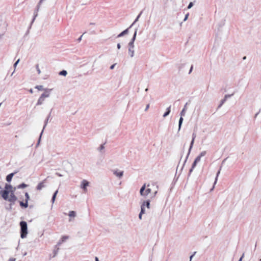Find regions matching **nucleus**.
<instances>
[{
	"instance_id": "4468645a",
	"label": "nucleus",
	"mask_w": 261,
	"mask_h": 261,
	"mask_svg": "<svg viewBox=\"0 0 261 261\" xmlns=\"http://www.w3.org/2000/svg\"><path fill=\"white\" fill-rule=\"evenodd\" d=\"M129 28L125 29V30H124L123 31H122L121 33H120L118 36H117V37H121L122 36H123L124 35L127 34L128 33V30H129Z\"/></svg>"
},
{
	"instance_id": "79ce46f5",
	"label": "nucleus",
	"mask_w": 261,
	"mask_h": 261,
	"mask_svg": "<svg viewBox=\"0 0 261 261\" xmlns=\"http://www.w3.org/2000/svg\"><path fill=\"white\" fill-rule=\"evenodd\" d=\"M19 61H20V59H18V60H17V61H16V62L14 64L13 66H14V68H15V69L16 68V66H17V64L19 63Z\"/></svg>"
},
{
	"instance_id": "5fc2aeb1",
	"label": "nucleus",
	"mask_w": 261,
	"mask_h": 261,
	"mask_svg": "<svg viewBox=\"0 0 261 261\" xmlns=\"http://www.w3.org/2000/svg\"><path fill=\"white\" fill-rule=\"evenodd\" d=\"M143 214H141V213H140L139 214V219L141 220L142 219V216Z\"/></svg>"
},
{
	"instance_id": "2f4dec72",
	"label": "nucleus",
	"mask_w": 261,
	"mask_h": 261,
	"mask_svg": "<svg viewBox=\"0 0 261 261\" xmlns=\"http://www.w3.org/2000/svg\"><path fill=\"white\" fill-rule=\"evenodd\" d=\"M221 167H220L219 170L218 171V172L217 173V175H216V177L215 178V182H214V185L216 184L217 181V179H218V177L219 175V174L220 173V170H221Z\"/></svg>"
},
{
	"instance_id": "c03bdc74",
	"label": "nucleus",
	"mask_w": 261,
	"mask_h": 261,
	"mask_svg": "<svg viewBox=\"0 0 261 261\" xmlns=\"http://www.w3.org/2000/svg\"><path fill=\"white\" fill-rule=\"evenodd\" d=\"M14 203H11L10 204H9V207H6V208L7 210H11L12 209V205Z\"/></svg>"
},
{
	"instance_id": "1a4fd4ad",
	"label": "nucleus",
	"mask_w": 261,
	"mask_h": 261,
	"mask_svg": "<svg viewBox=\"0 0 261 261\" xmlns=\"http://www.w3.org/2000/svg\"><path fill=\"white\" fill-rule=\"evenodd\" d=\"M17 198L15 195L14 193V191H12L11 192L10 197L8 199V201H10L11 203H14L17 200Z\"/></svg>"
},
{
	"instance_id": "7c9ffc66",
	"label": "nucleus",
	"mask_w": 261,
	"mask_h": 261,
	"mask_svg": "<svg viewBox=\"0 0 261 261\" xmlns=\"http://www.w3.org/2000/svg\"><path fill=\"white\" fill-rule=\"evenodd\" d=\"M225 101L226 100L224 98L222 99L220 101V103L218 107V109L222 107V106L225 102Z\"/></svg>"
},
{
	"instance_id": "72a5a7b5",
	"label": "nucleus",
	"mask_w": 261,
	"mask_h": 261,
	"mask_svg": "<svg viewBox=\"0 0 261 261\" xmlns=\"http://www.w3.org/2000/svg\"><path fill=\"white\" fill-rule=\"evenodd\" d=\"M35 88L39 91L43 90V87L42 85H37L35 86Z\"/></svg>"
},
{
	"instance_id": "bf43d9fd",
	"label": "nucleus",
	"mask_w": 261,
	"mask_h": 261,
	"mask_svg": "<svg viewBox=\"0 0 261 261\" xmlns=\"http://www.w3.org/2000/svg\"><path fill=\"white\" fill-rule=\"evenodd\" d=\"M157 193V191L154 192L153 196H155L156 194Z\"/></svg>"
},
{
	"instance_id": "6e6d98bb",
	"label": "nucleus",
	"mask_w": 261,
	"mask_h": 261,
	"mask_svg": "<svg viewBox=\"0 0 261 261\" xmlns=\"http://www.w3.org/2000/svg\"><path fill=\"white\" fill-rule=\"evenodd\" d=\"M83 37V35L80 37V38L78 39L79 41H81L82 40V38Z\"/></svg>"
},
{
	"instance_id": "58836bf2",
	"label": "nucleus",
	"mask_w": 261,
	"mask_h": 261,
	"mask_svg": "<svg viewBox=\"0 0 261 261\" xmlns=\"http://www.w3.org/2000/svg\"><path fill=\"white\" fill-rule=\"evenodd\" d=\"M36 68L37 69V72L39 74H40L41 73V71L39 68V65L38 64H37L36 66Z\"/></svg>"
},
{
	"instance_id": "a18cd8bd",
	"label": "nucleus",
	"mask_w": 261,
	"mask_h": 261,
	"mask_svg": "<svg viewBox=\"0 0 261 261\" xmlns=\"http://www.w3.org/2000/svg\"><path fill=\"white\" fill-rule=\"evenodd\" d=\"M116 63H115V64H113L112 65H111V66H110V69H111V70L113 69L114 68L115 66H116Z\"/></svg>"
},
{
	"instance_id": "de8ad7c7",
	"label": "nucleus",
	"mask_w": 261,
	"mask_h": 261,
	"mask_svg": "<svg viewBox=\"0 0 261 261\" xmlns=\"http://www.w3.org/2000/svg\"><path fill=\"white\" fill-rule=\"evenodd\" d=\"M149 108V104H147L145 109V111H147L148 110Z\"/></svg>"
},
{
	"instance_id": "e433bc0d",
	"label": "nucleus",
	"mask_w": 261,
	"mask_h": 261,
	"mask_svg": "<svg viewBox=\"0 0 261 261\" xmlns=\"http://www.w3.org/2000/svg\"><path fill=\"white\" fill-rule=\"evenodd\" d=\"M206 153V151H202V152H200V153L199 154V156H200L201 158L202 157V156H204Z\"/></svg>"
},
{
	"instance_id": "09e8293b",
	"label": "nucleus",
	"mask_w": 261,
	"mask_h": 261,
	"mask_svg": "<svg viewBox=\"0 0 261 261\" xmlns=\"http://www.w3.org/2000/svg\"><path fill=\"white\" fill-rule=\"evenodd\" d=\"M56 175H57V176H58L59 177L63 176V175H62L61 174H60V173H58V172H56Z\"/></svg>"
},
{
	"instance_id": "774afa93",
	"label": "nucleus",
	"mask_w": 261,
	"mask_h": 261,
	"mask_svg": "<svg viewBox=\"0 0 261 261\" xmlns=\"http://www.w3.org/2000/svg\"><path fill=\"white\" fill-rule=\"evenodd\" d=\"M150 261H151V260H150Z\"/></svg>"
},
{
	"instance_id": "f8f14e48",
	"label": "nucleus",
	"mask_w": 261,
	"mask_h": 261,
	"mask_svg": "<svg viewBox=\"0 0 261 261\" xmlns=\"http://www.w3.org/2000/svg\"><path fill=\"white\" fill-rule=\"evenodd\" d=\"M0 26H2V29H3V30L2 31V33L0 34V38H1V37H2L4 35V33H5V32L6 31V24L5 22H4L2 21H1L0 22Z\"/></svg>"
},
{
	"instance_id": "c85d7f7f",
	"label": "nucleus",
	"mask_w": 261,
	"mask_h": 261,
	"mask_svg": "<svg viewBox=\"0 0 261 261\" xmlns=\"http://www.w3.org/2000/svg\"><path fill=\"white\" fill-rule=\"evenodd\" d=\"M145 207L144 206V204H141V211L140 212V213H141V214H145Z\"/></svg>"
},
{
	"instance_id": "3c124183",
	"label": "nucleus",
	"mask_w": 261,
	"mask_h": 261,
	"mask_svg": "<svg viewBox=\"0 0 261 261\" xmlns=\"http://www.w3.org/2000/svg\"><path fill=\"white\" fill-rule=\"evenodd\" d=\"M193 65L191 66V68H190V71H189V73H191V72L192 71V70H193Z\"/></svg>"
},
{
	"instance_id": "ea45409f",
	"label": "nucleus",
	"mask_w": 261,
	"mask_h": 261,
	"mask_svg": "<svg viewBox=\"0 0 261 261\" xmlns=\"http://www.w3.org/2000/svg\"><path fill=\"white\" fill-rule=\"evenodd\" d=\"M201 158L200 156H199V155H198V156L196 158V159H195V160H194V161H195V162H196L198 163V162L200 161Z\"/></svg>"
},
{
	"instance_id": "2eb2a0df",
	"label": "nucleus",
	"mask_w": 261,
	"mask_h": 261,
	"mask_svg": "<svg viewBox=\"0 0 261 261\" xmlns=\"http://www.w3.org/2000/svg\"><path fill=\"white\" fill-rule=\"evenodd\" d=\"M198 163L195 162V161H194V162L192 164V167L191 168V169H190L189 170V174H188V176H189L191 174V173L193 172V169H194V168L196 166V165Z\"/></svg>"
},
{
	"instance_id": "393cba45",
	"label": "nucleus",
	"mask_w": 261,
	"mask_h": 261,
	"mask_svg": "<svg viewBox=\"0 0 261 261\" xmlns=\"http://www.w3.org/2000/svg\"><path fill=\"white\" fill-rule=\"evenodd\" d=\"M58 190H56L53 195V197L51 198V201L53 203H54L55 200V199H56L57 194H58Z\"/></svg>"
},
{
	"instance_id": "680f3d73",
	"label": "nucleus",
	"mask_w": 261,
	"mask_h": 261,
	"mask_svg": "<svg viewBox=\"0 0 261 261\" xmlns=\"http://www.w3.org/2000/svg\"><path fill=\"white\" fill-rule=\"evenodd\" d=\"M148 90V88H146V89H145V91L146 92H147Z\"/></svg>"
},
{
	"instance_id": "0e129e2a",
	"label": "nucleus",
	"mask_w": 261,
	"mask_h": 261,
	"mask_svg": "<svg viewBox=\"0 0 261 261\" xmlns=\"http://www.w3.org/2000/svg\"><path fill=\"white\" fill-rule=\"evenodd\" d=\"M14 72H15V70H14V71L12 73V74H11V76L13 74V73H14Z\"/></svg>"
},
{
	"instance_id": "603ef678",
	"label": "nucleus",
	"mask_w": 261,
	"mask_h": 261,
	"mask_svg": "<svg viewBox=\"0 0 261 261\" xmlns=\"http://www.w3.org/2000/svg\"><path fill=\"white\" fill-rule=\"evenodd\" d=\"M244 253L243 254L242 256L240 257V258L239 259V261H242L243 258L244 257Z\"/></svg>"
},
{
	"instance_id": "412c9836",
	"label": "nucleus",
	"mask_w": 261,
	"mask_h": 261,
	"mask_svg": "<svg viewBox=\"0 0 261 261\" xmlns=\"http://www.w3.org/2000/svg\"><path fill=\"white\" fill-rule=\"evenodd\" d=\"M151 189L150 188H147V189H145L143 194L142 196H143V197H146L149 193H151Z\"/></svg>"
},
{
	"instance_id": "6ab92c4d",
	"label": "nucleus",
	"mask_w": 261,
	"mask_h": 261,
	"mask_svg": "<svg viewBox=\"0 0 261 261\" xmlns=\"http://www.w3.org/2000/svg\"><path fill=\"white\" fill-rule=\"evenodd\" d=\"M142 204H144V206L148 208H150V200H147L146 201H144Z\"/></svg>"
},
{
	"instance_id": "69168bd1",
	"label": "nucleus",
	"mask_w": 261,
	"mask_h": 261,
	"mask_svg": "<svg viewBox=\"0 0 261 261\" xmlns=\"http://www.w3.org/2000/svg\"><path fill=\"white\" fill-rule=\"evenodd\" d=\"M214 188V186L213 187V188H212V189H211V190H213Z\"/></svg>"
},
{
	"instance_id": "ddd939ff",
	"label": "nucleus",
	"mask_w": 261,
	"mask_h": 261,
	"mask_svg": "<svg viewBox=\"0 0 261 261\" xmlns=\"http://www.w3.org/2000/svg\"><path fill=\"white\" fill-rule=\"evenodd\" d=\"M68 239V236H63L61 239L59 240V241L58 242L57 247L61 245L64 242H65L67 239Z\"/></svg>"
},
{
	"instance_id": "e2e57ef3",
	"label": "nucleus",
	"mask_w": 261,
	"mask_h": 261,
	"mask_svg": "<svg viewBox=\"0 0 261 261\" xmlns=\"http://www.w3.org/2000/svg\"><path fill=\"white\" fill-rule=\"evenodd\" d=\"M246 56L244 57H243V60H245V59H246Z\"/></svg>"
},
{
	"instance_id": "49530a36",
	"label": "nucleus",
	"mask_w": 261,
	"mask_h": 261,
	"mask_svg": "<svg viewBox=\"0 0 261 261\" xmlns=\"http://www.w3.org/2000/svg\"><path fill=\"white\" fill-rule=\"evenodd\" d=\"M195 253H196V252H194V253L190 256V261H191L192 258L195 255Z\"/></svg>"
},
{
	"instance_id": "f704fd0d",
	"label": "nucleus",
	"mask_w": 261,
	"mask_h": 261,
	"mask_svg": "<svg viewBox=\"0 0 261 261\" xmlns=\"http://www.w3.org/2000/svg\"><path fill=\"white\" fill-rule=\"evenodd\" d=\"M25 201L28 202V201L30 199V196H29L28 193L26 192L25 193Z\"/></svg>"
},
{
	"instance_id": "f3484780",
	"label": "nucleus",
	"mask_w": 261,
	"mask_h": 261,
	"mask_svg": "<svg viewBox=\"0 0 261 261\" xmlns=\"http://www.w3.org/2000/svg\"><path fill=\"white\" fill-rule=\"evenodd\" d=\"M15 173H11L9 174H8L7 176H6V180L8 181V182H10L12 179V177L13 176H14Z\"/></svg>"
},
{
	"instance_id": "6e6552de",
	"label": "nucleus",
	"mask_w": 261,
	"mask_h": 261,
	"mask_svg": "<svg viewBox=\"0 0 261 261\" xmlns=\"http://www.w3.org/2000/svg\"><path fill=\"white\" fill-rule=\"evenodd\" d=\"M113 174L119 178H121L123 175V171H120L119 169H115L113 170Z\"/></svg>"
},
{
	"instance_id": "c756f323",
	"label": "nucleus",
	"mask_w": 261,
	"mask_h": 261,
	"mask_svg": "<svg viewBox=\"0 0 261 261\" xmlns=\"http://www.w3.org/2000/svg\"><path fill=\"white\" fill-rule=\"evenodd\" d=\"M67 74V72L66 70H63L59 72V75H60L66 76Z\"/></svg>"
},
{
	"instance_id": "aec40b11",
	"label": "nucleus",
	"mask_w": 261,
	"mask_h": 261,
	"mask_svg": "<svg viewBox=\"0 0 261 261\" xmlns=\"http://www.w3.org/2000/svg\"><path fill=\"white\" fill-rule=\"evenodd\" d=\"M171 106H170L168 108H167L166 109V111L165 113L164 114V115H163V117H167L168 115H169V114H170V112H171V110H170V109H171Z\"/></svg>"
},
{
	"instance_id": "4d7b16f0",
	"label": "nucleus",
	"mask_w": 261,
	"mask_h": 261,
	"mask_svg": "<svg viewBox=\"0 0 261 261\" xmlns=\"http://www.w3.org/2000/svg\"><path fill=\"white\" fill-rule=\"evenodd\" d=\"M29 92L31 93H33V90L32 89H31L29 90Z\"/></svg>"
},
{
	"instance_id": "f257e3e1",
	"label": "nucleus",
	"mask_w": 261,
	"mask_h": 261,
	"mask_svg": "<svg viewBox=\"0 0 261 261\" xmlns=\"http://www.w3.org/2000/svg\"><path fill=\"white\" fill-rule=\"evenodd\" d=\"M137 31L138 29L137 28L135 29L134 35L132 39L128 43V54L131 58H133L134 56V42L136 38Z\"/></svg>"
},
{
	"instance_id": "9b49d317",
	"label": "nucleus",
	"mask_w": 261,
	"mask_h": 261,
	"mask_svg": "<svg viewBox=\"0 0 261 261\" xmlns=\"http://www.w3.org/2000/svg\"><path fill=\"white\" fill-rule=\"evenodd\" d=\"M10 191L9 190H4L2 192V197L4 199L6 200H8L9 199V194Z\"/></svg>"
},
{
	"instance_id": "338daca9",
	"label": "nucleus",
	"mask_w": 261,
	"mask_h": 261,
	"mask_svg": "<svg viewBox=\"0 0 261 261\" xmlns=\"http://www.w3.org/2000/svg\"><path fill=\"white\" fill-rule=\"evenodd\" d=\"M94 24V23H90V24H91V25H93V24Z\"/></svg>"
},
{
	"instance_id": "4c0bfd02",
	"label": "nucleus",
	"mask_w": 261,
	"mask_h": 261,
	"mask_svg": "<svg viewBox=\"0 0 261 261\" xmlns=\"http://www.w3.org/2000/svg\"><path fill=\"white\" fill-rule=\"evenodd\" d=\"M233 95V93L231 94H226L224 96V99L226 100V99L228 98H230V97H231L232 95Z\"/></svg>"
},
{
	"instance_id": "b1692460",
	"label": "nucleus",
	"mask_w": 261,
	"mask_h": 261,
	"mask_svg": "<svg viewBox=\"0 0 261 261\" xmlns=\"http://www.w3.org/2000/svg\"><path fill=\"white\" fill-rule=\"evenodd\" d=\"M19 204L21 207L27 208L28 206V202L27 201H25V202H23L22 201H20Z\"/></svg>"
},
{
	"instance_id": "a211bd4d",
	"label": "nucleus",
	"mask_w": 261,
	"mask_h": 261,
	"mask_svg": "<svg viewBox=\"0 0 261 261\" xmlns=\"http://www.w3.org/2000/svg\"><path fill=\"white\" fill-rule=\"evenodd\" d=\"M187 103H186V105H185L184 108L182 109V111L180 112V115L181 116H184L186 114V111L187 110Z\"/></svg>"
},
{
	"instance_id": "473e14b6",
	"label": "nucleus",
	"mask_w": 261,
	"mask_h": 261,
	"mask_svg": "<svg viewBox=\"0 0 261 261\" xmlns=\"http://www.w3.org/2000/svg\"><path fill=\"white\" fill-rule=\"evenodd\" d=\"M105 143H104L103 144H101L97 149V150L101 152L102 150H103L105 149V146H104V145H105Z\"/></svg>"
},
{
	"instance_id": "bb28decb",
	"label": "nucleus",
	"mask_w": 261,
	"mask_h": 261,
	"mask_svg": "<svg viewBox=\"0 0 261 261\" xmlns=\"http://www.w3.org/2000/svg\"><path fill=\"white\" fill-rule=\"evenodd\" d=\"M28 186L27 185H26L24 183H22L21 184H20L19 185H18L17 186V188L18 189H22V188H26Z\"/></svg>"
},
{
	"instance_id": "37998d69",
	"label": "nucleus",
	"mask_w": 261,
	"mask_h": 261,
	"mask_svg": "<svg viewBox=\"0 0 261 261\" xmlns=\"http://www.w3.org/2000/svg\"><path fill=\"white\" fill-rule=\"evenodd\" d=\"M189 13H187V14L185 15V18H184V21H186V20L188 19V17H189Z\"/></svg>"
},
{
	"instance_id": "864d4df0",
	"label": "nucleus",
	"mask_w": 261,
	"mask_h": 261,
	"mask_svg": "<svg viewBox=\"0 0 261 261\" xmlns=\"http://www.w3.org/2000/svg\"><path fill=\"white\" fill-rule=\"evenodd\" d=\"M117 47L118 49H120L121 48V45L120 43H118L117 45Z\"/></svg>"
},
{
	"instance_id": "cd10ccee",
	"label": "nucleus",
	"mask_w": 261,
	"mask_h": 261,
	"mask_svg": "<svg viewBox=\"0 0 261 261\" xmlns=\"http://www.w3.org/2000/svg\"><path fill=\"white\" fill-rule=\"evenodd\" d=\"M68 215L70 217H74L76 216V213L73 211H71L69 212Z\"/></svg>"
},
{
	"instance_id": "20e7f679",
	"label": "nucleus",
	"mask_w": 261,
	"mask_h": 261,
	"mask_svg": "<svg viewBox=\"0 0 261 261\" xmlns=\"http://www.w3.org/2000/svg\"><path fill=\"white\" fill-rule=\"evenodd\" d=\"M196 137V134L195 132H193V134H192V140L191 141V143H190V147H189V150H188V154L187 155V156H186V158L185 159V161L184 162V165L185 164L188 157H189V154H190V152H191V149L193 146V144L194 143V141H195V139ZM184 166V165H183ZM184 167V166H182ZM183 167H182V168Z\"/></svg>"
},
{
	"instance_id": "13d9d810",
	"label": "nucleus",
	"mask_w": 261,
	"mask_h": 261,
	"mask_svg": "<svg viewBox=\"0 0 261 261\" xmlns=\"http://www.w3.org/2000/svg\"><path fill=\"white\" fill-rule=\"evenodd\" d=\"M95 261H99L98 258L97 257H95Z\"/></svg>"
},
{
	"instance_id": "8fccbe9b",
	"label": "nucleus",
	"mask_w": 261,
	"mask_h": 261,
	"mask_svg": "<svg viewBox=\"0 0 261 261\" xmlns=\"http://www.w3.org/2000/svg\"><path fill=\"white\" fill-rule=\"evenodd\" d=\"M16 258H10L8 261H15Z\"/></svg>"
},
{
	"instance_id": "052dcab7",
	"label": "nucleus",
	"mask_w": 261,
	"mask_h": 261,
	"mask_svg": "<svg viewBox=\"0 0 261 261\" xmlns=\"http://www.w3.org/2000/svg\"><path fill=\"white\" fill-rule=\"evenodd\" d=\"M259 114V112H258L257 113H256L255 114V117H256V116H257V115Z\"/></svg>"
},
{
	"instance_id": "4be33fe9",
	"label": "nucleus",
	"mask_w": 261,
	"mask_h": 261,
	"mask_svg": "<svg viewBox=\"0 0 261 261\" xmlns=\"http://www.w3.org/2000/svg\"><path fill=\"white\" fill-rule=\"evenodd\" d=\"M183 116H180V117L179 118V122H178V131H179L180 130V128H181V125H182V123L183 122V118H182Z\"/></svg>"
},
{
	"instance_id": "0eeeda50",
	"label": "nucleus",
	"mask_w": 261,
	"mask_h": 261,
	"mask_svg": "<svg viewBox=\"0 0 261 261\" xmlns=\"http://www.w3.org/2000/svg\"><path fill=\"white\" fill-rule=\"evenodd\" d=\"M89 182L86 179H83L82 181H81V188L82 189H83V190L84 191V192L85 193H86L87 192V187L89 186Z\"/></svg>"
},
{
	"instance_id": "c9c22d12",
	"label": "nucleus",
	"mask_w": 261,
	"mask_h": 261,
	"mask_svg": "<svg viewBox=\"0 0 261 261\" xmlns=\"http://www.w3.org/2000/svg\"><path fill=\"white\" fill-rule=\"evenodd\" d=\"M12 186L10 185H8V184H6V186H5V190H9V189H10L11 188H12Z\"/></svg>"
},
{
	"instance_id": "dca6fc26",
	"label": "nucleus",
	"mask_w": 261,
	"mask_h": 261,
	"mask_svg": "<svg viewBox=\"0 0 261 261\" xmlns=\"http://www.w3.org/2000/svg\"><path fill=\"white\" fill-rule=\"evenodd\" d=\"M59 250V248L58 247H57V245H56L55 249L53 251V256H51V257H55L57 255Z\"/></svg>"
},
{
	"instance_id": "5701e85b",
	"label": "nucleus",
	"mask_w": 261,
	"mask_h": 261,
	"mask_svg": "<svg viewBox=\"0 0 261 261\" xmlns=\"http://www.w3.org/2000/svg\"><path fill=\"white\" fill-rule=\"evenodd\" d=\"M145 189H146V185H145V184H144V185L142 186V187L141 188V189H140V195H141V196L143 194V193H144V191H145Z\"/></svg>"
},
{
	"instance_id": "a19ab883",
	"label": "nucleus",
	"mask_w": 261,
	"mask_h": 261,
	"mask_svg": "<svg viewBox=\"0 0 261 261\" xmlns=\"http://www.w3.org/2000/svg\"><path fill=\"white\" fill-rule=\"evenodd\" d=\"M193 3L192 2H190V3L189 4V5H188V6L187 8H188V9H191V8L193 7Z\"/></svg>"
},
{
	"instance_id": "7ed1b4c3",
	"label": "nucleus",
	"mask_w": 261,
	"mask_h": 261,
	"mask_svg": "<svg viewBox=\"0 0 261 261\" xmlns=\"http://www.w3.org/2000/svg\"><path fill=\"white\" fill-rule=\"evenodd\" d=\"M20 226V237L22 239H24L27 237L28 233V225L25 221H20L19 223Z\"/></svg>"
},
{
	"instance_id": "9d476101",
	"label": "nucleus",
	"mask_w": 261,
	"mask_h": 261,
	"mask_svg": "<svg viewBox=\"0 0 261 261\" xmlns=\"http://www.w3.org/2000/svg\"><path fill=\"white\" fill-rule=\"evenodd\" d=\"M46 179H44L42 181L40 182L38 184L37 186L36 187V189L37 190H41L43 188L45 187V183H46Z\"/></svg>"
},
{
	"instance_id": "39448f33",
	"label": "nucleus",
	"mask_w": 261,
	"mask_h": 261,
	"mask_svg": "<svg viewBox=\"0 0 261 261\" xmlns=\"http://www.w3.org/2000/svg\"><path fill=\"white\" fill-rule=\"evenodd\" d=\"M52 110L53 109H51L49 114L48 115L46 119L44 121V125L43 126V129L42 130L41 133H40V136H39V140L38 141V142H37V145H39V143H40V139H41V136H42V135L43 133V130L45 128V127H46V126L47 125V123H48V120H49V119L51 116V111H52Z\"/></svg>"
},
{
	"instance_id": "a878e982",
	"label": "nucleus",
	"mask_w": 261,
	"mask_h": 261,
	"mask_svg": "<svg viewBox=\"0 0 261 261\" xmlns=\"http://www.w3.org/2000/svg\"><path fill=\"white\" fill-rule=\"evenodd\" d=\"M142 14V12H140V13L138 15L134 22L130 25L129 28H130L139 19V17H140L141 15Z\"/></svg>"
},
{
	"instance_id": "f03ea898",
	"label": "nucleus",
	"mask_w": 261,
	"mask_h": 261,
	"mask_svg": "<svg viewBox=\"0 0 261 261\" xmlns=\"http://www.w3.org/2000/svg\"><path fill=\"white\" fill-rule=\"evenodd\" d=\"M51 90V89H45L44 92L39 97L36 105L37 106L42 105L45 101V98L49 97L50 93Z\"/></svg>"
},
{
	"instance_id": "423d86ee",
	"label": "nucleus",
	"mask_w": 261,
	"mask_h": 261,
	"mask_svg": "<svg viewBox=\"0 0 261 261\" xmlns=\"http://www.w3.org/2000/svg\"><path fill=\"white\" fill-rule=\"evenodd\" d=\"M40 5H39V2L38 3L37 6H36V8L34 12V16H33V18L31 22V24H30V26L29 27V28H31V26L32 25V24L33 23V22H34L36 18L37 17V16H38V11H39V9H40Z\"/></svg>"
}]
</instances>
